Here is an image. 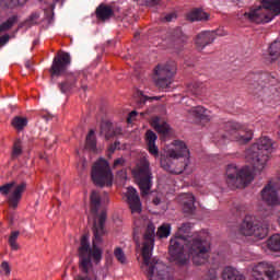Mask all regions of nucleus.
<instances>
[{
    "mask_svg": "<svg viewBox=\"0 0 280 280\" xmlns=\"http://www.w3.org/2000/svg\"><path fill=\"white\" fill-rule=\"evenodd\" d=\"M86 150L95 152L97 150V139L95 138V130L91 129L85 139Z\"/></svg>",
    "mask_w": 280,
    "mask_h": 280,
    "instance_id": "nucleus-29",
    "label": "nucleus"
},
{
    "mask_svg": "<svg viewBox=\"0 0 280 280\" xmlns=\"http://www.w3.org/2000/svg\"><path fill=\"white\" fill-rule=\"evenodd\" d=\"M156 133L152 130H147L145 132V141L148 145V150L150 154L153 156H159V147L156 145Z\"/></svg>",
    "mask_w": 280,
    "mask_h": 280,
    "instance_id": "nucleus-26",
    "label": "nucleus"
},
{
    "mask_svg": "<svg viewBox=\"0 0 280 280\" xmlns=\"http://www.w3.org/2000/svg\"><path fill=\"white\" fill-rule=\"evenodd\" d=\"M91 178L96 187H113L114 175L108 161L105 159L96 161L92 166Z\"/></svg>",
    "mask_w": 280,
    "mask_h": 280,
    "instance_id": "nucleus-8",
    "label": "nucleus"
},
{
    "mask_svg": "<svg viewBox=\"0 0 280 280\" xmlns=\"http://www.w3.org/2000/svg\"><path fill=\"white\" fill-rule=\"evenodd\" d=\"M39 159H42V161H46V163H49V160L47 159V153H39Z\"/></svg>",
    "mask_w": 280,
    "mask_h": 280,
    "instance_id": "nucleus-49",
    "label": "nucleus"
},
{
    "mask_svg": "<svg viewBox=\"0 0 280 280\" xmlns=\"http://www.w3.org/2000/svg\"><path fill=\"white\" fill-rule=\"evenodd\" d=\"M189 231H191V223H184L180 228H178L179 236L176 237H183L185 240L184 235L189 233Z\"/></svg>",
    "mask_w": 280,
    "mask_h": 280,
    "instance_id": "nucleus-40",
    "label": "nucleus"
},
{
    "mask_svg": "<svg viewBox=\"0 0 280 280\" xmlns=\"http://www.w3.org/2000/svg\"><path fill=\"white\" fill-rule=\"evenodd\" d=\"M137 115H139V113H137V110H132L131 113H129V115L127 117V124H132V121H136Z\"/></svg>",
    "mask_w": 280,
    "mask_h": 280,
    "instance_id": "nucleus-46",
    "label": "nucleus"
},
{
    "mask_svg": "<svg viewBox=\"0 0 280 280\" xmlns=\"http://www.w3.org/2000/svg\"><path fill=\"white\" fill-rule=\"evenodd\" d=\"M171 231L172 226L164 223L158 229L156 235L160 237V240H163L165 237H170Z\"/></svg>",
    "mask_w": 280,
    "mask_h": 280,
    "instance_id": "nucleus-39",
    "label": "nucleus"
},
{
    "mask_svg": "<svg viewBox=\"0 0 280 280\" xmlns=\"http://www.w3.org/2000/svg\"><path fill=\"white\" fill-rule=\"evenodd\" d=\"M189 114L199 121V124H209L211 121V112L202 106L192 107Z\"/></svg>",
    "mask_w": 280,
    "mask_h": 280,
    "instance_id": "nucleus-22",
    "label": "nucleus"
},
{
    "mask_svg": "<svg viewBox=\"0 0 280 280\" xmlns=\"http://www.w3.org/2000/svg\"><path fill=\"white\" fill-rule=\"evenodd\" d=\"M267 248L273 253H280V234H273L268 238Z\"/></svg>",
    "mask_w": 280,
    "mask_h": 280,
    "instance_id": "nucleus-32",
    "label": "nucleus"
},
{
    "mask_svg": "<svg viewBox=\"0 0 280 280\" xmlns=\"http://www.w3.org/2000/svg\"><path fill=\"white\" fill-rule=\"evenodd\" d=\"M176 62L168 61L166 63L158 65L154 72L155 85L158 89H167L174 82V75H176Z\"/></svg>",
    "mask_w": 280,
    "mask_h": 280,
    "instance_id": "nucleus-9",
    "label": "nucleus"
},
{
    "mask_svg": "<svg viewBox=\"0 0 280 280\" xmlns=\"http://www.w3.org/2000/svg\"><path fill=\"white\" fill-rule=\"evenodd\" d=\"M95 14L98 21L104 23L112 19V16H115V11L113 10V7L102 3L96 8Z\"/></svg>",
    "mask_w": 280,
    "mask_h": 280,
    "instance_id": "nucleus-24",
    "label": "nucleus"
},
{
    "mask_svg": "<svg viewBox=\"0 0 280 280\" xmlns=\"http://www.w3.org/2000/svg\"><path fill=\"white\" fill-rule=\"evenodd\" d=\"M101 135H104L106 141L113 139V137H117V135H121V129H115L113 127V122L105 120L101 122Z\"/></svg>",
    "mask_w": 280,
    "mask_h": 280,
    "instance_id": "nucleus-25",
    "label": "nucleus"
},
{
    "mask_svg": "<svg viewBox=\"0 0 280 280\" xmlns=\"http://www.w3.org/2000/svg\"><path fill=\"white\" fill-rule=\"evenodd\" d=\"M179 201L184 213H194L196 211V197L191 192H185L179 196Z\"/></svg>",
    "mask_w": 280,
    "mask_h": 280,
    "instance_id": "nucleus-21",
    "label": "nucleus"
},
{
    "mask_svg": "<svg viewBox=\"0 0 280 280\" xmlns=\"http://www.w3.org/2000/svg\"><path fill=\"white\" fill-rule=\"evenodd\" d=\"M187 89L189 93H191L192 95H202L203 93L207 92V88L205 86L203 83H200V82L189 83Z\"/></svg>",
    "mask_w": 280,
    "mask_h": 280,
    "instance_id": "nucleus-31",
    "label": "nucleus"
},
{
    "mask_svg": "<svg viewBox=\"0 0 280 280\" xmlns=\"http://www.w3.org/2000/svg\"><path fill=\"white\" fill-rule=\"evenodd\" d=\"M272 150V140L268 137H261L247 150L246 159L255 170H264Z\"/></svg>",
    "mask_w": 280,
    "mask_h": 280,
    "instance_id": "nucleus-3",
    "label": "nucleus"
},
{
    "mask_svg": "<svg viewBox=\"0 0 280 280\" xmlns=\"http://www.w3.org/2000/svg\"><path fill=\"white\" fill-rule=\"evenodd\" d=\"M126 164V160L124 158H118L114 161L113 168L116 170V167H124Z\"/></svg>",
    "mask_w": 280,
    "mask_h": 280,
    "instance_id": "nucleus-44",
    "label": "nucleus"
},
{
    "mask_svg": "<svg viewBox=\"0 0 280 280\" xmlns=\"http://www.w3.org/2000/svg\"><path fill=\"white\" fill-rule=\"evenodd\" d=\"M38 19H40V15L38 13H33L31 15V21H38Z\"/></svg>",
    "mask_w": 280,
    "mask_h": 280,
    "instance_id": "nucleus-50",
    "label": "nucleus"
},
{
    "mask_svg": "<svg viewBox=\"0 0 280 280\" xmlns=\"http://www.w3.org/2000/svg\"><path fill=\"white\" fill-rule=\"evenodd\" d=\"M150 126L158 132V135H162V137H167V135L172 132L170 124L159 116H153L150 119Z\"/></svg>",
    "mask_w": 280,
    "mask_h": 280,
    "instance_id": "nucleus-20",
    "label": "nucleus"
},
{
    "mask_svg": "<svg viewBox=\"0 0 280 280\" xmlns=\"http://www.w3.org/2000/svg\"><path fill=\"white\" fill-rule=\"evenodd\" d=\"M189 253L195 266H202L209 259V245L205 241L194 238L190 242Z\"/></svg>",
    "mask_w": 280,
    "mask_h": 280,
    "instance_id": "nucleus-13",
    "label": "nucleus"
},
{
    "mask_svg": "<svg viewBox=\"0 0 280 280\" xmlns=\"http://www.w3.org/2000/svg\"><path fill=\"white\" fill-rule=\"evenodd\" d=\"M155 101H159L161 100V96H147V95H143L140 100V104L141 106H143V104H145V102H154Z\"/></svg>",
    "mask_w": 280,
    "mask_h": 280,
    "instance_id": "nucleus-43",
    "label": "nucleus"
},
{
    "mask_svg": "<svg viewBox=\"0 0 280 280\" xmlns=\"http://www.w3.org/2000/svg\"><path fill=\"white\" fill-rule=\"evenodd\" d=\"M27 0H1L0 5L4 10H14V8H19V5H25Z\"/></svg>",
    "mask_w": 280,
    "mask_h": 280,
    "instance_id": "nucleus-30",
    "label": "nucleus"
},
{
    "mask_svg": "<svg viewBox=\"0 0 280 280\" xmlns=\"http://www.w3.org/2000/svg\"><path fill=\"white\" fill-rule=\"evenodd\" d=\"M187 21H208L209 20V14H207L205 11L200 9H194L186 15Z\"/></svg>",
    "mask_w": 280,
    "mask_h": 280,
    "instance_id": "nucleus-28",
    "label": "nucleus"
},
{
    "mask_svg": "<svg viewBox=\"0 0 280 280\" xmlns=\"http://www.w3.org/2000/svg\"><path fill=\"white\" fill-rule=\"evenodd\" d=\"M13 189V190H12ZM27 190V183L22 182L16 184V182H10L2 186H0L1 196H8V205L11 209H16L19 207V202H21L23 198V194Z\"/></svg>",
    "mask_w": 280,
    "mask_h": 280,
    "instance_id": "nucleus-11",
    "label": "nucleus"
},
{
    "mask_svg": "<svg viewBox=\"0 0 280 280\" xmlns=\"http://www.w3.org/2000/svg\"><path fill=\"white\" fill-rule=\"evenodd\" d=\"M71 65V56L66 51H58L54 58L52 66L50 68L51 75H62L67 71V67Z\"/></svg>",
    "mask_w": 280,
    "mask_h": 280,
    "instance_id": "nucleus-16",
    "label": "nucleus"
},
{
    "mask_svg": "<svg viewBox=\"0 0 280 280\" xmlns=\"http://www.w3.org/2000/svg\"><path fill=\"white\" fill-rule=\"evenodd\" d=\"M278 14H280V0H262L261 7L244 13V16L252 23H270Z\"/></svg>",
    "mask_w": 280,
    "mask_h": 280,
    "instance_id": "nucleus-6",
    "label": "nucleus"
},
{
    "mask_svg": "<svg viewBox=\"0 0 280 280\" xmlns=\"http://www.w3.org/2000/svg\"><path fill=\"white\" fill-rule=\"evenodd\" d=\"M154 205H159V199L153 200Z\"/></svg>",
    "mask_w": 280,
    "mask_h": 280,
    "instance_id": "nucleus-52",
    "label": "nucleus"
},
{
    "mask_svg": "<svg viewBox=\"0 0 280 280\" xmlns=\"http://www.w3.org/2000/svg\"><path fill=\"white\" fill-rule=\"evenodd\" d=\"M226 183L231 189H244L253 183V172L247 166L237 170L234 164L228 165L226 168Z\"/></svg>",
    "mask_w": 280,
    "mask_h": 280,
    "instance_id": "nucleus-7",
    "label": "nucleus"
},
{
    "mask_svg": "<svg viewBox=\"0 0 280 280\" xmlns=\"http://www.w3.org/2000/svg\"><path fill=\"white\" fill-rule=\"evenodd\" d=\"M11 125L13 126V128H15V130H23L25 128V126H27V118H23L21 116H15L12 119Z\"/></svg>",
    "mask_w": 280,
    "mask_h": 280,
    "instance_id": "nucleus-35",
    "label": "nucleus"
},
{
    "mask_svg": "<svg viewBox=\"0 0 280 280\" xmlns=\"http://www.w3.org/2000/svg\"><path fill=\"white\" fill-rule=\"evenodd\" d=\"M224 130L226 132V137L231 139V141H236L242 145L253 141V130L237 121L225 122Z\"/></svg>",
    "mask_w": 280,
    "mask_h": 280,
    "instance_id": "nucleus-10",
    "label": "nucleus"
},
{
    "mask_svg": "<svg viewBox=\"0 0 280 280\" xmlns=\"http://www.w3.org/2000/svg\"><path fill=\"white\" fill-rule=\"evenodd\" d=\"M19 235H21V232L19 231L11 232L9 236V246L11 247V250H19V248H21V246L16 242V240H19Z\"/></svg>",
    "mask_w": 280,
    "mask_h": 280,
    "instance_id": "nucleus-34",
    "label": "nucleus"
},
{
    "mask_svg": "<svg viewBox=\"0 0 280 280\" xmlns=\"http://www.w3.org/2000/svg\"><path fill=\"white\" fill-rule=\"evenodd\" d=\"M19 21V16L12 15L4 23L0 25V32H8V30H12L14 24Z\"/></svg>",
    "mask_w": 280,
    "mask_h": 280,
    "instance_id": "nucleus-36",
    "label": "nucleus"
},
{
    "mask_svg": "<svg viewBox=\"0 0 280 280\" xmlns=\"http://www.w3.org/2000/svg\"><path fill=\"white\" fill-rule=\"evenodd\" d=\"M78 82H80V89L86 91L89 86L86 85V74L78 73V74H67L66 81L59 83V89L61 93H69V91H73V89H78Z\"/></svg>",
    "mask_w": 280,
    "mask_h": 280,
    "instance_id": "nucleus-15",
    "label": "nucleus"
},
{
    "mask_svg": "<svg viewBox=\"0 0 280 280\" xmlns=\"http://www.w3.org/2000/svg\"><path fill=\"white\" fill-rule=\"evenodd\" d=\"M102 196L97 190H93L90 195V211L93 214V241L92 249L91 243H89V235L84 234L81 236L79 253V268L84 275H89L93 270V262L91 257L94 259L95 264L102 261V250L97 247L102 244L104 235H106V230L104 229L106 224V210H102Z\"/></svg>",
    "mask_w": 280,
    "mask_h": 280,
    "instance_id": "nucleus-1",
    "label": "nucleus"
},
{
    "mask_svg": "<svg viewBox=\"0 0 280 280\" xmlns=\"http://www.w3.org/2000/svg\"><path fill=\"white\" fill-rule=\"evenodd\" d=\"M261 200L267 203L268 207H278L280 205V198L277 194V184L269 182L260 192Z\"/></svg>",
    "mask_w": 280,
    "mask_h": 280,
    "instance_id": "nucleus-17",
    "label": "nucleus"
},
{
    "mask_svg": "<svg viewBox=\"0 0 280 280\" xmlns=\"http://www.w3.org/2000/svg\"><path fill=\"white\" fill-rule=\"evenodd\" d=\"M238 233L244 237H255V240H264L268 235V229L255 223L250 217H245L238 228Z\"/></svg>",
    "mask_w": 280,
    "mask_h": 280,
    "instance_id": "nucleus-12",
    "label": "nucleus"
},
{
    "mask_svg": "<svg viewBox=\"0 0 280 280\" xmlns=\"http://www.w3.org/2000/svg\"><path fill=\"white\" fill-rule=\"evenodd\" d=\"M1 270L4 272V275L8 277L10 276L11 269H10V264L8 261H2L1 262Z\"/></svg>",
    "mask_w": 280,
    "mask_h": 280,
    "instance_id": "nucleus-45",
    "label": "nucleus"
},
{
    "mask_svg": "<svg viewBox=\"0 0 280 280\" xmlns=\"http://www.w3.org/2000/svg\"><path fill=\"white\" fill-rule=\"evenodd\" d=\"M161 1L163 0H147V5H149V8H154V5H159Z\"/></svg>",
    "mask_w": 280,
    "mask_h": 280,
    "instance_id": "nucleus-47",
    "label": "nucleus"
},
{
    "mask_svg": "<svg viewBox=\"0 0 280 280\" xmlns=\"http://www.w3.org/2000/svg\"><path fill=\"white\" fill-rule=\"evenodd\" d=\"M131 176L133 178V183L138 185L141 195L148 196L150 194V189H152V179L154 178L152 167H150V160L145 156L140 158L131 168Z\"/></svg>",
    "mask_w": 280,
    "mask_h": 280,
    "instance_id": "nucleus-4",
    "label": "nucleus"
},
{
    "mask_svg": "<svg viewBox=\"0 0 280 280\" xmlns=\"http://www.w3.org/2000/svg\"><path fill=\"white\" fill-rule=\"evenodd\" d=\"M126 198L131 213H141V198L139 197V192H137V189L128 187Z\"/></svg>",
    "mask_w": 280,
    "mask_h": 280,
    "instance_id": "nucleus-19",
    "label": "nucleus"
},
{
    "mask_svg": "<svg viewBox=\"0 0 280 280\" xmlns=\"http://www.w3.org/2000/svg\"><path fill=\"white\" fill-rule=\"evenodd\" d=\"M117 145H119V142L116 141V142L114 143V148L110 147L109 150H110L112 152H115V149L117 148Z\"/></svg>",
    "mask_w": 280,
    "mask_h": 280,
    "instance_id": "nucleus-51",
    "label": "nucleus"
},
{
    "mask_svg": "<svg viewBox=\"0 0 280 280\" xmlns=\"http://www.w3.org/2000/svg\"><path fill=\"white\" fill-rule=\"evenodd\" d=\"M223 280H246L244 275L233 267H225L222 272Z\"/></svg>",
    "mask_w": 280,
    "mask_h": 280,
    "instance_id": "nucleus-27",
    "label": "nucleus"
},
{
    "mask_svg": "<svg viewBox=\"0 0 280 280\" xmlns=\"http://www.w3.org/2000/svg\"><path fill=\"white\" fill-rule=\"evenodd\" d=\"M114 255L120 264H126V254H124V250L120 247L115 249Z\"/></svg>",
    "mask_w": 280,
    "mask_h": 280,
    "instance_id": "nucleus-41",
    "label": "nucleus"
},
{
    "mask_svg": "<svg viewBox=\"0 0 280 280\" xmlns=\"http://www.w3.org/2000/svg\"><path fill=\"white\" fill-rule=\"evenodd\" d=\"M8 40H10V36L8 35H3L0 37V47H3V45H5L8 43Z\"/></svg>",
    "mask_w": 280,
    "mask_h": 280,
    "instance_id": "nucleus-48",
    "label": "nucleus"
},
{
    "mask_svg": "<svg viewBox=\"0 0 280 280\" xmlns=\"http://www.w3.org/2000/svg\"><path fill=\"white\" fill-rule=\"evenodd\" d=\"M215 40V35L212 32L206 31L199 33L195 38V45L199 51H202L207 45H211Z\"/></svg>",
    "mask_w": 280,
    "mask_h": 280,
    "instance_id": "nucleus-23",
    "label": "nucleus"
},
{
    "mask_svg": "<svg viewBox=\"0 0 280 280\" xmlns=\"http://www.w3.org/2000/svg\"><path fill=\"white\" fill-rule=\"evenodd\" d=\"M172 40L177 45H183V43H187V35L183 33L180 27H177L172 32Z\"/></svg>",
    "mask_w": 280,
    "mask_h": 280,
    "instance_id": "nucleus-33",
    "label": "nucleus"
},
{
    "mask_svg": "<svg viewBox=\"0 0 280 280\" xmlns=\"http://www.w3.org/2000/svg\"><path fill=\"white\" fill-rule=\"evenodd\" d=\"M174 19H177L176 13H168L165 16H162L160 21H162V23H172Z\"/></svg>",
    "mask_w": 280,
    "mask_h": 280,
    "instance_id": "nucleus-42",
    "label": "nucleus"
},
{
    "mask_svg": "<svg viewBox=\"0 0 280 280\" xmlns=\"http://www.w3.org/2000/svg\"><path fill=\"white\" fill-rule=\"evenodd\" d=\"M175 149L168 150L166 155H163L160 160V165L165 172H170V174H183L187 164H174L172 159L177 160L183 156H189V149H187V144L185 142L175 140L174 141Z\"/></svg>",
    "mask_w": 280,
    "mask_h": 280,
    "instance_id": "nucleus-5",
    "label": "nucleus"
},
{
    "mask_svg": "<svg viewBox=\"0 0 280 280\" xmlns=\"http://www.w3.org/2000/svg\"><path fill=\"white\" fill-rule=\"evenodd\" d=\"M156 228L151 221H147V226L143 233L142 244V270L149 280H179L174 278L165 264L152 258V250H154V240L156 237Z\"/></svg>",
    "mask_w": 280,
    "mask_h": 280,
    "instance_id": "nucleus-2",
    "label": "nucleus"
},
{
    "mask_svg": "<svg viewBox=\"0 0 280 280\" xmlns=\"http://www.w3.org/2000/svg\"><path fill=\"white\" fill-rule=\"evenodd\" d=\"M271 60H277L280 56V42H273L269 47Z\"/></svg>",
    "mask_w": 280,
    "mask_h": 280,
    "instance_id": "nucleus-38",
    "label": "nucleus"
},
{
    "mask_svg": "<svg viewBox=\"0 0 280 280\" xmlns=\"http://www.w3.org/2000/svg\"><path fill=\"white\" fill-rule=\"evenodd\" d=\"M23 154V142L21 139H15L12 150V159H19Z\"/></svg>",
    "mask_w": 280,
    "mask_h": 280,
    "instance_id": "nucleus-37",
    "label": "nucleus"
},
{
    "mask_svg": "<svg viewBox=\"0 0 280 280\" xmlns=\"http://www.w3.org/2000/svg\"><path fill=\"white\" fill-rule=\"evenodd\" d=\"M264 277H266L267 280H278L279 272L275 270V266L267 262H260L254 269V278L256 280H265Z\"/></svg>",
    "mask_w": 280,
    "mask_h": 280,
    "instance_id": "nucleus-18",
    "label": "nucleus"
},
{
    "mask_svg": "<svg viewBox=\"0 0 280 280\" xmlns=\"http://www.w3.org/2000/svg\"><path fill=\"white\" fill-rule=\"evenodd\" d=\"M168 253L171 259L176 261L178 266H185L187 264V256H185V238L176 237L170 241Z\"/></svg>",
    "mask_w": 280,
    "mask_h": 280,
    "instance_id": "nucleus-14",
    "label": "nucleus"
}]
</instances>
